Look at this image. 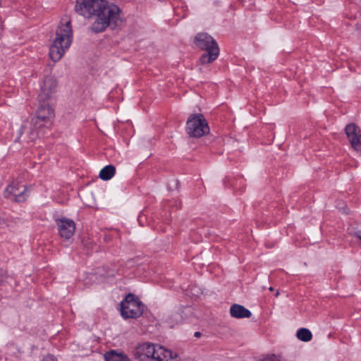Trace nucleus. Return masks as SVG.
I'll use <instances>...</instances> for the list:
<instances>
[{"label": "nucleus", "instance_id": "17", "mask_svg": "<svg viewBox=\"0 0 361 361\" xmlns=\"http://www.w3.org/2000/svg\"><path fill=\"white\" fill-rule=\"evenodd\" d=\"M280 356L276 355H271L264 357L262 361H280Z\"/></svg>", "mask_w": 361, "mask_h": 361}, {"label": "nucleus", "instance_id": "5", "mask_svg": "<svg viewBox=\"0 0 361 361\" xmlns=\"http://www.w3.org/2000/svg\"><path fill=\"white\" fill-rule=\"evenodd\" d=\"M143 310V304L133 294H128L121 303V314L124 319L137 318Z\"/></svg>", "mask_w": 361, "mask_h": 361}, {"label": "nucleus", "instance_id": "14", "mask_svg": "<svg viewBox=\"0 0 361 361\" xmlns=\"http://www.w3.org/2000/svg\"><path fill=\"white\" fill-rule=\"evenodd\" d=\"M106 361H130L128 357L121 352L111 350L104 355Z\"/></svg>", "mask_w": 361, "mask_h": 361}, {"label": "nucleus", "instance_id": "1", "mask_svg": "<svg viewBox=\"0 0 361 361\" xmlns=\"http://www.w3.org/2000/svg\"><path fill=\"white\" fill-rule=\"evenodd\" d=\"M75 12L86 18H95L91 25L92 31L101 32L107 27H116L120 20V9L107 0H76Z\"/></svg>", "mask_w": 361, "mask_h": 361}, {"label": "nucleus", "instance_id": "18", "mask_svg": "<svg viewBox=\"0 0 361 361\" xmlns=\"http://www.w3.org/2000/svg\"><path fill=\"white\" fill-rule=\"evenodd\" d=\"M43 361H56V359L51 355L46 356Z\"/></svg>", "mask_w": 361, "mask_h": 361}, {"label": "nucleus", "instance_id": "2", "mask_svg": "<svg viewBox=\"0 0 361 361\" xmlns=\"http://www.w3.org/2000/svg\"><path fill=\"white\" fill-rule=\"evenodd\" d=\"M73 38V31L70 17L63 18L56 27V37L49 49L50 59L57 62L70 47Z\"/></svg>", "mask_w": 361, "mask_h": 361}, {"label": "nucleus", "instance_id": "15", "mask_svg": "<svg viewBox=\"0 0 361 361\" xmlns=\"http://www.w3.org/2000/svg\"><path fill=\"white\" fill-rule=\"evenodd\" d=\"M116 169L113 165H108L104 167L99 172V177L104 180L111 179L115 174Z\"/></svg>", "mask_w": 361, "mask_h": 361}, {"label": "nucleus", "instance_id": "19", "mask_svg": "<svg viewBox=\"0 0 361 361\" xmlns=\"http://www.w3.org/2000/svg\"><path fill=\"white\" fill-rule=\"evenodd\" d=\"M200 336V332H195V336L199 337Z\"/></svg>", "mask_w": 361, "mask_h": 361}, {"label": "nucleus", "instance_id": "10", "mask_svg": "<svg viewBox=\"0 0 361 361\" xmlns=\"http://www.w3.org/2000/svg\"><path fill=\"white\" fill-rule=\"evenodd\" d=\"M56 224L59 234L62 238L68 240L74 234L75 224L73 220L63 217L56 219Z\"/></svg>", "mask_w": 361, "mask_h": 361}, {"label": "nucleus", "instance_id": "3", "mask_svg": "<svg viewBox=\"0 0 361 361\" xmlns=\"http://www.w3.org/2000/svg\"><path fill=\"white\" fill-rule=\"evenodd\" d=\"M135 354L140 361H179L176 354L150 343L140 344Z\"/></svg>", "mask_w": 361, "mask_h": 361}, {"label": "nucleus", "instance_id": "11", "mask_svg": "<svg viewBox=\"0 0 361 361\" xmlns=\"http://www.w3.org/2000/svg\"><path fill=\"white\" fill-rule=\"evenodd\" d=\"M345 132L352 147L357 152H361V133L360 128L354 123H350L345 126Z\"/></svg>", "mask_w": 361, "mask_h": 361}, {"label": "nucleus", "instance_id": "6", "mask_svg": "<svg viewBox=\"0 0 361 361\" xmlns=\"http://www.w3.org/2000/svg\"><path fill=\"white\" fill-rule=\"evenodd\" d=\"M186 125L188 134L190 137H200L209 133L208 123L202 114L191 115Z\"/></svg>", "mask_w": 361, "mask_h": 361}, {"label": "nucleus", "instance_id": "20", "mask_svg": "<svg viewBox=\"0 0 361 361\" xmlns=\"http://www.w3.org/2000/svg\"><path fill=\"white\" fill-rule=\"evenodd\" d=\"M269 290L270 291H273V290H274V288H273V287H269Z\"/></svg>", "mask_w": 361, "mask_h": 361}, {"label": "nucleus", "instance_id": "21", "mask_svg": "<svg viewBox=\"0 0 361 361\" xmlns=\"http://www.w3.org/2000/svg\"><path fill=\"white\" fill-rule=\"evenodd\" d=\"M279 291H276V296L277 297V296H279Z\"/></svg>", "mask_w": 361, "mask_h": 361}, {"label": "nucleus", "instance_id": "7", "mask_svg": "<svg viewBox=\"0 0 361 361\" xmlns=\"http://www.w3.org/2000/svg\"><path fill=\"white\" fill-rule=\"evenodd\" d=\"M41 102L42 104L36 112V116L32 118L38 125L39 128L49 127L54 117V111L52 107L46 102Z\"/></svg>", "mask_w": 361, "mask_h": 361}, {"label": "nucleus", "instance_id": "13", "mask_svg": "<svg viewBox=\"0 0 361 361\" xmlns=\"http://www.w3.org/2000/svg\"><path fill=\"white\" fill-rule=\"evenodd\" d=\"M230 314L232 317L242 319L249 318L251 317V312L246 309L244 306L234 304L230 308Z\"/></svg>", "mask_w": 361, "mask_h": 361}, {"label": "nucleus", "instance_id": "8", "mask_svg": "<svg viewBox=\"0 0 361 361\" xmlns=\"http://www.w3.org/2000/svg\"><path fill=\"white\" fill-rule=\"evenodd\" d=\"M41 129L32 119L25 121L18 131V140L22 138L24 142L32 141L40 135Z\"/></svg>", "mask_w": 361, "mask_h": 361}, {"label": "nucleus", "instance_id": "4", "mask_svg": "<svg viewBox=\"0 0 361 361\" xmlns=\"http://www.w3.org/2000/svg\"><path fill=\"white\" fill-rule=\"evenodd\" d=\"M195 45L207 53L202 55L200 61L202 64L210 63L218 57L219 49L212 37L207 33L197 34L194 39Z\"/></svg>", "mask_w": 361, "mask_h": 361}, {"label": "nucleus", "instance_id": "16", "mask_svg": "<svg viewBox=\"0 0 361 361\" xmlns=\"http://www.w3.org/2000/svg\"><path fill=\"white\" fill-rule=\"evenodd\" d=\"M297 337L299 340L307 342L310 341L312 338L311 331L305 328L300 329L297 332Z\"/></svg>", "mask_w": 361, "mask_h": 361}, {"label": "nucleus", "instance_id": "12", "mask_svg": "<svg viewBox=\"0 0 361 361\" xmlns=\"http://www.w3.org/2000/svg\"><path fill=\"white\" fill-rule=\"evenodd\" d=\"M21 188L23 190H20V186L18 183H13L12 184L7 186L5 190V197L6 198L10 197L11 195H13V200L16 202H22L25 200L24 197V191L25 186L22 185Z\"/></svg>", "mask_w": 361, "mask_h": 361}, {"label": "nucleus", "instance_id": "9", "mask_svg": "<svg viewBox=\"0 0 361 361\" xmlns=\"http://www.w3.org/2000/svg\"><path fill=\"white\" fill-rule=\"evenodd\" d=\"M57 82L52 75L44 78L38 98L39 102H47L50 99L56 92Z\"/></svg>", "mask_w": 361, "mask_h": 361}]
</instances>
